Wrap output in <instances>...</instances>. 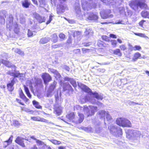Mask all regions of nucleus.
<instances>
[{
    "label": "nucleus",
    "mask_w": 149,
    "mask_h": 149,
    "mask_svg": "<svg viewBox=\"0 0 149 149\" xmlns=\"http://www.w3.org/2000/svg\"><path fill=\"white\" fill-rule=\"evenodd\" d=\"M38 1L40 3V7H42L46 4V2L45 0H38Z\"/></svg>",
    "instance_id": "41"
},
{
    "label": "nucleus",
    "mask_w": 149,
    "mask_h": 149,
    "mask_svg": "<svg viewBox=\"0 0 149 149\" xmlns=\"http://www.w3.org/2000/svg\"><path fill=\"white\" fill-rule=\"evenodd\" d=\"M84 33H85V35L87 36H88L89 37L92 36L93 32L91 29L88 28L86 29Z\"/></svg>",
    "instance_id": "23"
},
{
    "label": "nucleus",
    "mask_w": 149,
    "mask_h": 149,
    "mask_svg": "<svg viewBox=\"0 0 149 149\" xmlns=\"http://www.w3.org/2000/svg\"><path fill=\"white\" fill-rule=\"evenodd\" d=\"M58 91H57V94H55V97L56 99V102H57L59 100V96L58 95Z\"/></svg>",
    "instance_id": "55"
},
{
    "label": "nucleus",
    "mask_w": 149,
    "mask_h": 149,
    "mask_svg": "<svg viewBox=\"0 0 149 149\" xmlns=\"http://www.w3.org/2000/svg\"><path fill=\"white\" fill-rule=\"evenodd\" d=\"M141 56V54L140 53L136 52L134 54L131 61L133 62L136 61L138 58H140Z\"/></svg>",
    "instance_id": "21"
},
{
    "label": "nucleus",
    "mask_w": 149,
    "mask_h": 149,
    "mask_svg": "<svg viewBox=\"0 0 149 149\" xmlns=\"http://www.w3.org/2000/svg\"><path fill=\"white\" fill-rule=\"evenodd\" d=\"M129 134L127 135L130 137L134 136L138 137L140 136L141 135V133L140 132L137 130H129Z\"/></svg>",
    "instance_id": "11"
},
{
    "label": "nucleus",
    "mask_w": 149,
    "mask_h": 149,
    "mask_svg": "<svg viewBox=\"0 0 149 149\" xmlns=\"http://www.w3.org/2000/svg\"><path fill=\"white\" fill-rule=\"evenodd\" d=\"M13 138V136L11 135L8 140L4 141V145L5 148H6L8 146L12 143Z\"/></svg>",
    "instance_id": "22"
},
{
    "label": "nucleus",
    "mask_w": 149,
    "mask_h": 149,
    "mask_svg": "<svg viewBox=\"0 0 149 149\" xmlns=\"http://www.w3.org/2000/svg\"><path fill=\"white\" fill-rule=\"evenodd\" d=\"M31 119L33 121H39L45 123H49V121L43 118L38 117H31Z\"/></svg>",
    "instance_id": "17"
},
{
    "label": "nucleus",
    "mask_w": 149,
    "mask_h": 149,
    "mask_svg": "<svg viewBox=\"0 0 149 149\" xmlns=\"http://www.w3.org/2000/svg\"><path fill=\"white\" fill-rule=\"evenodd\" d=\"M24 89L25 90V91L26 93V95L29 98H31V95L29 91V89L28 88L26 87L25 86H24Z\"/></svg>",
    "instance_id": "29"
},
{
    "label": "nucleus",
    "mask_w": 149,
    "mask_h": 149,
    "mask_svg": "<svg viewBox=\"0 0 149 149\" xmlns=\"http://www.w3.org/2000/svg\"><path fill=\"white\" fill-rule=\"evenodd\" d=\"M19 20L20 23L22 24H24L25 22V19L23 14L20 15Z\"/></svg>",
    "instance_id": "33"
},
{
    "label": "nucleus",
    "mask_w": 149,
    "mask_h": 149,
    "mask_svg": "<svg viewBox=\"0 0 149 149\" xmlns=\"http://www.w3.org/2000/svg\"><path fill=\"white\" fill-rule=\"evenodd\" d=\"M101 131V128L99 127V125H97L95 128V132L97 133H99Z\"/></svg>",
    "instance_id": "45"
},
{
    "label": "nucleus",
    "mask_w": 149,
    "mask_h": 149,
    "mask_svg": "<svg viewBox=\"0 0 149 149\" xmlns=\"http://www.w3.org/2000/svg\"><path fill=\"white\" fill-rule=\"evenodd\" d=\"M84 92H86L88 93H91L98 100H102L103 98L102 95H99L98 93L96 92L93 93L92 92L91 90L87 86L84 85Z\"/></svg>",
    "instance_id": "9"
},
{
    "label": "nucleus",
    "mask_w": 149,
    "mask_h": 149,
    "mask_svg": "<svg viewBox=\"0 0 149 149\" xmlns=\"http://www.w3.org/2000/svg\"><path fill=\"white\" fill-rule=\"evenodd\" d=\"M35 83L37 85L40 84L41 83V80L40 79H37L35 81Z\"/></svg>",
    "instance_id": "48"
},
{
    "label": "nucleus",
    "mask_w": 149,
    "mask_h": 149,
    "mask_svg": "<svg viewBox=\"0 0 149 149\" xmlns=\"http://www.w3.org/2000/svg\"><path fill=\"white\" fill-rule=\"evenodd\" d=\"M117 43V42L116 40H113L111 41V44L114 47L116 46Z\"/></svg>",
    "instance_id": "54"
},
{
    "label": "nucleus",
    "mask_w": 149,
    "mask_h": 149,
    "mask_svg": "<svg viewBox=\"0 0 149 149\" xmlns=\"http://www.w3.org/2000/svg\"><path fill=\"white\" fill-rule=\"evenodd\" d=\"M52 6H55L56 3V0H50Z\"/></svg>",
    "instance_id": "57"
},
{
    "label": "nucleus",
    "mask_w": 149,
    "mask_h": 149,
    "mask_svg": "<svg viewBox=\"0 0 149 149\" xmlns=\"http://www.w3.org/2000/svg\"><path fill=\"white\" fill-rule=\"evenodd\" d=\"M129 46L130 47L129 49V50L130 51H131L133 50H134V47H132L130 44H129Z\"/></svg>",
    "instance_id": "61"
},
{
    "label": "nucleus",
    "mask_w": 149,
    "mask_h": 149,
    "mask_svg": "<svg viewBox=\"0 0 149 149\" xmlns=\"http://www.w3.org/2000/svg\"><path fill=\"white\" fill-rule=\"evenodd\" d=\"M78 84L79 87L80 88L82 91H84V85L80 82H78Z\"/></svg>",
    "instance_id": "46"
},
{
    "label": "nucleus",
    "mask_w": 149,
    "mask_h": 149,
    "mask_svg": "<svg viewBox=\"0 0 149 149\" xmlns=\"http://www.w3.org/2000/svg\"><path fill=\"white\" fill-rule=\"evenodd\" d=\"M14 32L16 33H18L19 32V29L18 28L17 25V24H16L15 25V28L14 29Z\"/></svg>",
    "instance_id": "47"
},
{
    "label": "nucleus",
    "mask_w": 149,
    "mask_h": 149,
    "mask_svg": "<svg viewBox=\"0 0 149 149\" xmlns=\"http://www.w3.org/2000/svg\"><path fill=\"white\" fill-rule=\"evenodd\" d=\"M33 104L36 108L39 109L42 108V107L39 104V103L36 101L33 100Z\"/></svg>",
    "instance_id": "28"
},
{
    "label": "nucleus",
    "mask_w": 149,
    "mask_h": 149,
    "mask_svg": "<svg viewBox=\"0 0 149 149\" xmlns=\"http://www.w3.org/2000/svg\"><path fill=\"white\" fill-rule=\"evenodd\" d=\"M42 77L45 84H47L51 79V77L48 74H44L42 75Z\"/></svg>",
    "instance_id": "16"
},
{
    "label": "nucleus",
    "mask_w": 149,
    "mask_h": 149,
    "mask_svg": "<svg viewBox=\"0 0 149 149\" xmlns=\"http://www.w3.org/2000/svg\"><path fill=\"white\" fill-rule=\"evenodd\" d=\"M54 112L58 115H60L62 112V107L58 104H55L54 106Z\"/></svg>",
    "instance_id": "13"
},
{
    "label": "nucleus",
    "mask_w": 149,
    "mask_h": 149,
    "mask_svg": "<svg viewBox=\"0 0 149 149\" xmlns=\"http://www.w3.org/2000/svg\"><path fill=\"white\" fill-rule=\"evenodd\" d=\"M61 45L60 44H55L54 45H52V47L53 49H55L57 48L60 47L61 46Z\"/></svg>",
    "instance_id": "49"
},
{
    "label": "nucleus",
    "mask_w": 149,
    "mask_h": 149,
    "mask_svg": "<svg viewBox=\"0 0 149 149\" xmlns=\"http://www.w3.org/2000/svg\"><path fill=\"white\" fill-rule=\"evenodd\" d=\"M23 110L25 111L28 112V113H33V111L30 110L29 109L26 108H24V109H23Z\"/></svg>",
    "instance_id": "50"
},
{
    "label": "nucleus",
    "mask_w": 149,
    "mask_h": 149,
    "mask_svg": "<svg viewBox=\"0 0 149 149\" xmlns=\"http://www.w3.org/2000/svg\"><path fill=\"white\" fill-rule=\"evenodd\" d=\"M84 131L88 132H93V130L89 126L87 127H84Z\"/></svg>",
    "instance_id": "42"
},
{
    "label": "nucleus",
    "mask_w": 149,
    "mask_h": 149,
    "mask_svg": "<svg viewBox=\"0 0 149 149\" xmlns=\"http://www.w3.org/2000/svg\"><path fill=\"white\" fill-rule=\"evenodd\" d=\"M99 117L100 118L105 120V117H106L107 121H110L112 119L111 116L109 114L108 111L104 110H101L98 113Z\"/></svg>",
    "instance_id": "7"
},
{
    "label": "nucleus",
    "mask_w": 149,
    "mask_h": 149,
    "mask_svg": "<svg viewBox=\"0 0 149 149\" xmlns=\"http://www.w3.org/2000/svg\"><path fill=\"white\" fill-rule=\"evenodd\" d=\"M49 141L55 145H59L61 143V141L54 139H50Z\"/></svg>",
    "instance_id": "31"
},
{
    "label": "nucleus",
    "mask_w": 149,
    "mask_h": 149,
    "mask_svg": "<svg viewBox=\"0 0 149 149\" xmlns=\"http://www.w3.org/2000/svg\"><path fill=\"white\" fill-rule=\"evenodd\" d=\"M59 149H66V147L65 146H59L58 147Z\"/></svg>",
    "instance_id": "64"
},
{
    "label": "nucleus",
    "mask_w": 149,
    "mask_h": 149,
    "mask_svg": "<svg viewBox=\"0 0 149 149\" xmlns=\"http://www.w3.org/2000/svg\"><path fill=\"white\" fill-rule=\"evenodd\" d=\"M52 41L54 43L57 42L58 41V37L56 33H54L51 36Z\"/></svg>",
    "instance_id": "27"
},
{
    "label": "nucleus",
    "mask_w": 149,
    "mask_h": 149,
    "mask_svg": "<svg viewBox=\"0 0 149 149\" xmlns=\"http://www.w3.org/2000/svg\"><path fill=\"white\" fill-rule=\"evenodd\" d=\"M53 17V16L52 15H50L49 17V20L46 23L47 24H49L51 21L52 20V17Z\"/></svg>",
    "instance_id": "56"
},
{
    "label": "nucleus",
    "mask_w": 149,
    "mask_h": 149,
    "mask_svg": "<svg viewBox=\"0 0 149 149\" xmlns=\"http://www.w3.org/2000/svg\"><path fill=\"white\" fill-rule=\"evenodd\" d=\"M75 34H77V35L79 37L80 36L81 34V32L78 31H76L75 32H74L73 35V36L74 37H75L76 36Z\"/></svg>",
    "instance_id": "51"
},
{
    "label": "nucleus",
    "mask_w": 149,
    "mask_h": 149,
    "mask_svg": "<svg viewBox=\"0 0 149 149\" xmlns=\"http://www.w3.org/2000/svg\"><path fill=\"white\" fill-rule=\"evenodd\" d=\"M108 128L111 134L116 136H119L122 134V130L119 127L112 125L109 126Z\"/></svg>",
    "instance_id": "3"
},
{
    "label": "nucleus",
    "mask_w": 149,
    "mask_h": 149,
    "mask_svg": "<svg viewBox=\"0 0 149 149\" xmlns=\"http://www.w3.org/2000/svg\"><path fill=\"white\" fill-rule=\"evenodd\" d=\"M13 17L11 15L10 16L7 22V27L9 29L10 31L12 28V25L13 24Z\"/></svg>",
    "instance_id": "15"
},
{
    "label": "nucleus",
    "mask_w": 149,
    "mask_h": 149,
    "mask_svg": "<svg viewBox=\"0 0 149 149\" xmlns=\"http://www.w3.org/2000/svg\"><path fill=\"white\" fill-rule=\"evenodd\" d=\"M145 0H132L129 3L130 6L133 10H136L139 7L141 8H146L147 5Z\"/></svg>",
    "instance_id": "2"
},
{
    "label": "nucleus",
    "mask_w": 149,
    "mask_h": 149,
    "mask_svg": "<svg viewBox=\"0 0 149 149\" xmlns=\"http://www.w3.org/2000/svg\"><path fill=\"white\" fill-rule=\"evenodd\" d=\"M134 34L137 36L142 37H144V38H146L147 37L143 33H134Z\"/></svg>",
    "instance_id": "44"
},
{
    "label": "nucleus",
    "mask_w": 149,
    "mask_h": 149,
    "mask_svg": "<svg viewBox=\"0 0 149 149\" xmlns=\"http://www.w3.org/2000/svg\"><path fill=\"white\" fill-rule=\"evenodd\" d=\"M36 142L38 146H40L43 145V146H46L47 147L46 144L40 140L37 139V140L36 141Z\"/></svg>",
    "instance_id": "36"
},
{
    "label": "nucleus",
    "mask_w": 149,
    "mask_h": 149,
    "mask_svg": "<svg viewBox=\"0 0 149 149\" xmlns=\"http://www.w3.org/2000/svg\"><path fill=\"white\" fill-rule=\"evenodd\" d=\"M66 89L69 90H71L72 89V88L69 84H68Z\"/></svg>",
    "instance_id": "59"
},
{
    "label": "nucleus",
    "mask_w": 149,
    "mask_h": 149,
    "mask_svg": "<svg viewBox=\"0 0 149 149\" xmlns=\"http://www.w3.org/2000/svg\"><path fill=\"white\" fill-rule=\"evenodd\" d=\"M97 16L95 14H93V13H91L88 17V19L91 20H97Z\"/></svg>",
    "instance_id": "26"
},
{
    "label": "nucleus",
    "mask_w": 149,
    "mask_h": 149,
    "mask_svg": "<svg viewBox=\"0 0 149 149\" xmlns=\"http://www.w3.org/2000/svg\"><path fill=\"white\" fill-rule=\"evenodd\" d=\"M36 32L35 31L33 32L30 29H29L27 35L29 37H32L35 35Z\"/></svg>",
    "instance_id": "32"
},
{
    "label": "nucleus",
    "mask_w": 149,
    "mask_h": 149,
    "mask_svg": "<svg viewBox=\"0 0 149 149\" xmlns=\"http://www.w3.org/2000/svg\"><path fill=\"white\" fill-rule=\"evenodd\" d=\"M88 109L90 110L91 111V114L89 113V115L88 114L87 116H88L89 115H93L95 112L97 111V107H94L93 106H89Z\"/></svg>",
    "instance_id": "20"
},
{
    "label": "nucleus",
    "mask_w": 149,
    "mask_h": 149,
    "mask_svg": "<svg viewBox=\"0 0 149 149\" xmlns=\"http://www.w3.org/2000/svg\"><path fill=\"white\" fill-rule=\"evenodd\" d=\"M11 125H13L15 126H18L20 125L19 122L16 120H13L11 122Z\"/></svg>",
    "instance_id": "37"
},
{
    "label": "nucleus",
    "mask_w": 149,
    "mask_h": 149,
    "mask_svg": "<svg viewBox=\"0 0 149 149\" xmlns=\"http://www.w3.org/2000/svg\"><path fill=\"white\" fill-rule=\"evenodd\" d=\"M50 71L54 74V77L57 79H59L61 77L60 74L56 70L53 69H50Z\"/></svg>",
    "instance_id": "18"
},
{
    "label": "nucleus",
    "mask_w": 149,
    "mask_h": 149,
    "mask_svg": "<svg viewBox=\"0 0 149 149\" xmlns=\"http://www.w3.org/2000/svg\"><path fill=\"white\" fill-rule=\"evenodd\" d=\"M38 1L40 3V7H42L46 4V2L45 0H38Z\"/></svg>",
    "instance_id": "40"
},
{
    "label": "nucleus",
    "mask_w": 149,
    "mask_h": 149,
    "mask_svg": "<svg viewBox=\"0 0 149 149\" xmlns=\"http://www.w3.org/2000/svg\"><path fill=\"white\" fill-rule=\"evenodd\" d=\"M59 36L60 38L62 39H64L65 37V35L63 33H60Z\"/></svg>",
    "instance_id": "60"
},
{
    "label": "nucleus",
    "mask_w": 149,
    "mask_h": 149,
    "mask_svg": "<svg viewBox=\"0 0 149 149\" xmlns=\"http://www.w3.org/2000/svg\"><path fill=\"white\" fill-rule=\"evenodd\" d=\"M72 41L71 38L70 36L69 37L67 40L68 42L69 43H70L72 42Z\"/></svg>",
    "instance_id": "63"
},
{
    "label": "nucleus",
    "mask_w": 149,
    "mask_h": 149,
    "mask_svg": "<svg viewBox=\"0 0 149 149\" xmlns=\"http://www.w3.org/2000/svg\"><path fill=\"white\" fill-rule=\"evenodd\" d=\"M24 139L22 137L18 136L15 140V142L22 147L24 148L25 146L24 143V141L23 140Z\"/></svg>",
    "instance_id": "14"
},
{
    "label": "nucleus",
    "mask_w": 149,
    "mask_h": 149,
    "mask_svg": "<svg viewBox=\"0 0 149 149\" xmlns=\"http://www.w3.org/2000/svg\"><path fill=\"white\" fill-rule=\"evenodd\" d=\"M22 6L25 8H28L30 5V3L28 0H25L22 1Z\"/></svg>",
    "instance_id": "24"
},
{
    "label": "nucleus",
    "mask_w": 149,
    "mask_h": 149,
    "mask_svg": "<svg viewBox=\"0 0 149 149\" xmlns=\"http://www.w3.org/2000/svg\"><path fill=\"white\" fill-rule=\"evenodd\" d=\"M64 80L70 82L72 86L75 88L77 86V84L76 81L72 78H70L68 77H65L64 78Z\"/></svg>",
    "instance_id": "19"
},
{
    "label": "nucleus",
    "mask_w": 149,
    "mask_h": 149,
    "mask_svg": "<svg viewBox=\"0 0 149 149\" xmlns=\"http://www.w3.org/2000/svg\"><path fill=\"white\" fill-rule=\"evenodd\" d=\"M63 68L64 69H65L66 70L68 71H69L70 70V68L69 67L67 66L66 65H64L63 67Z\"/></svg>",
    "instance_id": "62"
},
{
    "label": "nucleus",
    "mask_w": 149,
    "mask_h": 149,
    "mask_svg": "<svg viewBox=\"0 0 149 149\" xmlns=\"http://www.w3.org/2000/svg\"><path fill=\"white\" fill-rule=\"evenodd\" d=\"M15 52L20 54L23 55L24 54V52H22L19 49L17 48L15 49Z\"/></svg>",
    "instance_id": "43"
},
{
    "label": "nucleus",
    "mask_w": 149,
    "mask_h": 149,
    "mask_svg": "<svg viewBox=\"0 0 149 149\" xmlns=\"http://www.w3.org/2000/svg\"><path fill=\"white\" fill-rule=\"evenodd\" d=\"M148 12L146 11H143L141 12V15L143 17L146 18Z\"/></svg>",
    "instance_id": "39"
},
{
    "label": "nucleus",
    "mask_w": 149,
    "mask_h": 149,
    "mask_svg": "<svg viewBox=\"0 0 149 149\" xmlns=\"http://www.w3.org/2000/svg\"><path fill=\"white\" fill-rule=\"evenodd\" d=\"M2 62L5 64V65L8 67H11L14 69V70L12 71H9L7 72V74H9L11 76H13L14 77L11 82L7 84L8 89V90L10 91H13L14 88L13 85L15 83V81L14 80L15 77H19L20 79H23V74H21L18 71L16 70V67L15 65H13L8 61H2Z\"/></svg>",
    "instance_id": "1"
},
{
    "label": "nucleus",
    "mask_w": 149,
    "mask_h": 149,
    "mask_svg": "<svg viewBox=\"0 0 149 149\" xmlns=\"http://www.w3.org/2000/svg\"><path fill=\"white\" fill-rule=\"evenodd\" d=\"M134 50H139L141 49V47L139 46H138V45H135L134 47Z\"/></svg>",
    "instance_id": "53"
},
{
    "label": "nucleus",
    "mask_w": 149,
    "mask_h": 149,
    "mask_svg": "<svg viewBox=\"0 0 149 149\" xmlns=\"http://www.w3.org/2000/svg\"><path fill=\"white\" fill-rule=\"evenodd\" d=\"M100 14L102 17L103 19H106L109 17V16L107 14L104 13L103 12H100Z\"/></svg>",
    "instance_id": "35"
},
{
    "label": "nucleus",
    "mask_w": 149,
    "mask_h": 149,
    "mask_svg": "<svg viewBox=\"0 0 149 149\" xmlns=\"http://www.w3.org/2000/svg\"><path fill=\"white\" fill-rule=\"evenodd\" d=\"M67 118L70 120H72L74 117V113H71L69 114L66 115Z\"/></svg>",
    "instance_id": "30"
},
{
    "label": "nucleus",
    "mask_w": 149,
    "mask_h": 149,
    "mask_svg": "<svg viewBox=\"0 0 149 149\" xmlns=\"http://www.w3.org/2000/svg\"><path fill=\"white\" fill-rule=\"evenodd\" d=\"M116 123L118 125L124 127H131L132 126L131 123L129 120L123 118H117Z\"/></svg>",
    "instance_id": "4"
},
{
    "label": "nucleus",
    "mask_w": 149,
    "mask_h": 149,
    "mask_svg": "<svg viewBox=\"0 0 149 149\" xmlns=\"http://www.w3.org/2000/svg\"><path fill=\"white\" fill-rule=\"evenodd\" d=\"M50 40L49 37H45L42 38L40 41V43L44 44L48 42Z\"/></svg>",
    "instance_id": "25"
},
{
    "label": "nucleus",
    "mask_w": 149,
    "mask_h": 149,
    "mask_svg": "<svg viewBox=\"0 0 149 149\" xmlns=\"http://www.w3.org/2000/svg\"><path fill=\"white\" fill-rule=\"evenodd\" d=\"M74 110H78V113L79 117V119L78 120V121L77 123H81L83 121L84 119V115L81 112H83L84 111V107H80L79 105H76L74 106Z\"/></svg>",
    "instance_id": "6"
},
{
    "label": "nucleus",
    "mask_w": 149,
    "mask_h": 149,
    "mask_svg": "<svg viewBox=\"0 0 149 149\" xmlns=\"http://www.w3.org/2000/svg\"><path fill=\"white\" fill-rule=\"evenodd\" d=\"M57 84V82L54 81V82L51 84L47 94V97H51L54 95V90L56 88Z\"/></svg>",
    "instance_id": "8"
},
{
    "label": "nucleus",
    "mask_w": 149,
    "mask_h": 149,
    "mask_svg": "<svg viewBox=\"0 0 149 149\" xmlns=\"http://www.w3.org/2000/svg\"><path fill=\"white\" fill-rule=\"evenodd\" d=\"M102 38L103 40L107 41L109 40V38L107 36H102Z\"/></svg>",
    "instance_id": "58"
},
{
    "label": "nucleus",
    "mask_w": 149,
    "mask_h": 149,
    "mask_svg": "<svg viewBox=\"0 0 149 149\" xmlns=\"http://www.w3.org/2000/svg\"><path fill=\"white\" fill-rule=\"evenodd\" d=\"M114 54L116 55H118L119 56H121L122 54L120 51L119 49H116L113 51Z\"/></svg>",
    "instance_id": "34"
},
{
    "label": "nucleus",
    "mask_w": 149,
    "mask_h": 149,
    "mask_svg": "<svg viewBox=\"0 0 149 149\" xmlns=\"http://www.w3.org/2000/svg\"><path fill=\"white\" fill-rule=\"evenodd\" d=\"M33 17L35 18L39 23H41L44 22L45 20L44 17L41 16L36 12L33 13Z\"/></svg>",
    "instance_id": "10"
},
{
    "label": "nucleus",
    "mask_w": 149,
    "mask_h": 149,
    "mask_svg": "<svg viewBox=\"0 0 149 149\" xmlns=\"http://www.w3.org/2000/svg\"><path fill=\"white\" fill-rule=\"evenodd\" d=\"M120 49L123 51L125 50L126 49V47L125 45H122L120 46Z\"/></svg>",
    "instance_id": "52"
},
{
    "label": "nucleus",
    "mask_w": 149,
    "mask_h": 149,
    "mask_svg": "<svg viewBox=\"0 0 149 149\" xmlns=\"http://www.w3.org/2000/svg\"><path fill=\"white\" fill-rule=\"evenodd\" d=\"M61 3L57 6V13L58 14H61L63 13L65 10H67V5L65 4H63L65 2L66 0H58ZM57 0H56V3H57Z\"/></svg>",
    "instance_id": "5"
},
{
    "label": "nucleus",
    "mask_w": 149,
    "mask_h": 149,
    "mask_svg": "<svg viewBox=\"0 0 149 149\" xmlns=\"http://www.w3.org/2000/svg\"><path fill=\"white\" fill-rule=\"evenodd\" d=\"M20 95L21 98L24 100L26 101L29 100V99L26 97L25 95L23 93V92H22L20 93Z\"/></svg>",
    "instance_id": "38"
},
{
    "label": "nucleus",
    "mask_w": 149,
    "mask_h": 149,
    "mask_svg": "<svg viewBox=\"0 0 149 149\" xmlns=\"http://www.w3.org/2000/svg\"><path fill=\"white\" fill-rule=\"evenodd\" d=\"M75 10L77 18L79 19H83V16L81 14L80 7L78 4H77V5L75 6Z\"/></svg>",
    "instance_id": "12"
}]
</instances>
